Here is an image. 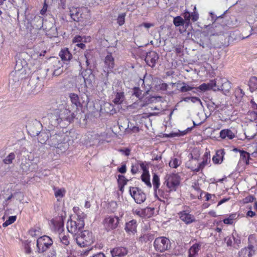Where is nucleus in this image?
Returning <instances> with one entry per match:
<instances>
[{
	"label": "nucleus",
	"instance_id": "6e6552de",
	"mask_svg": "<svg viewBox=\"0 0 257 257\" xmlns=\"http://www.w3.org/2000/svg\"><path fill=\"white\" fill-rule=\"evenodd\" d=\"M153 245L156 251L163 252L170 249L171 242L168 238L161 236L155 239Z\"/></svg>",
	"mask_w": 257,
	"mask_h": 257
},
{
	"label": "nucleus",
	"instance_id": "cd10ccee",
	"mask_svg": "<svg viewBox=\"0 0 257 257\" xmlns=\"http://www.w3.org/2000/svg\"><path fill=\"white\" fill-rule=\"evenodd\" d=\"M201 247V243H196L194 244L189 249L188 257H195L198 254V252L200 250Z\"/></svg>",
	"mask_w": 257,
	"mask_h": 257
},
{
	"label": "nucleus",
	"instance_id": "4be33fe9",
	"mask_svg": "<svg viewBox=\"0 0 257 257\" xmlns=\"http://www.w3.org/2000/svg\"><path fill=\"white\" fill-rule=\"evenodd\" d=\"M127 253V250L124 247H117L111 250V254L113 257H121L125 255Z\"/></svg>",
	"mask_w": 257,
	"mask_h": 257
},
{
	"label": "nucleus",
	"instance_id": "8fccbe9b",
	"mask_svg": "<svg viewBox=\"0 0 257 257\" xmlns=\"http://www.w3.org/2000/svg\"><path fill=\"white\" fill-rule=\"evenodd\" d=\"M127 181V179H126L124 176L121 175H119L118 176L117 182L118 185L125 186L126 184Z\"/></svg>",
	"mask_w": 257,
	"mask_h": 257
},
{
	"label": "nucleus",
	"instance_id": "393cba45",
	"mask_svg": "<svg viewBox=\"0 0 257 257\" xmlns=\"http://www.w3.org/2000/svg\"><path fill=\"white\" fill-rule=\"evenodd\" d=\"M224 154V150H217L212 158L213 163L215 164H221L223 161Z\"/></svg>",
	"mask_w": 257,
	"mask_h": 257
},
{
	"label": "nucleus",
	"instance_id": "7ed1b4c3",
	"mask_svg": "<svg viewBox=\"0 0 257 257\" xmlns=\"http://www.w3.org/2000/svg\"><path fill=\"white\" fill-rule=\"evenodd\" d=\"M181 183L180 176L176 173L167 174L164 178V185L166 189L165 190L168 192V198L171 192L176 191L179 187Z\"/></svg>",
	"mask_w": 257,
	"mask_h": 257
},
{
	"label": "nucleus",
	"instance_id": "c9c22d12",
	"mask_svg": "<svg viewBox=\"0 0 257 257\" xmlns=\"http://www.w3.org/2000/svg\"><path fill=\"white\" fill-rule=\"evenodd\" d=\"M124 99V94L123 92H118L115 94L114 99L113 100L115 104H121Z\"/></svg>",
	"mask_w": 257,
	"mask_h": 257
},
{
	"label": "nucleus",
	"instance_id": "5701e85b",
	"mask_svg": "<svg viewBox=\"0 0 257 257\" xmlns=\"http://www.w3.org/2000/svg\"><path fill=\"white\" fill-rule=\"evenodd\" d=\"M239 217V214L236 212L232 213L227 215V217L223 219V222L226 225H232L235 223Z\"/></svg>",
	"mask_w": 257,
	"mask_h": 257
},
{
	"label": "nucleus",
	"instance_id": "f704fd0d",
	"mask_svg": "<svg viewBox=\"0 0 257 257\" xmlns=\"http://www.w3.org/2000/svg\"><path fill=\"white\" fill-rule=\"evenodd\" d=\"M49 132H41L38 136V142L42 144H44L47 141H48L49 137Z\"/></svg>",
	"mask_w": 257,
	"mask_h": 257
},
{
	"label": "nucleus",
	"instance_id": "9d476101",
	"mask_svg": "<svg viewBox=\"0 0 257 257\" xmlns=\"http://www.w3.org/2000/svg\"><path fill=\"white\" fill-rule=\"evenodd\" d=\"M53 241L51 237L44 235L38 238L37 241V247L39 253L46 251L52 245Z\"/></svg>",
	"mask_w": 257,
	"mask_h": 257
},
{
	"label": "nucleus",
	"instance_id": "c756f323",
	"mask_svg": "<svg viewBox=\"0 0 257 257\" xmlns=\"http://www.w3.org/2000/svg\"><path fill=\"white\" fill-rule=\"evenodd\" d=\"M202 161L199 162V167L201 171L210 162V155L209 152H205L203 156Z\"/></svg>",
	"mask_w": 257,
	"mask_h": 257
},
{
	"label": "nucleus",
	"instance_id": "9b49d317",
	"mask_svg": "<svg viewBox=\"0 0 257 257\" xmlns=\"http://www.w3.org/2000/svg\"><path fill=\"white\" fill-rule=\"evenodd\" d=\"M130 193L131 196L138 204L143 203L146 199V196L141 189L138 187H131L130 188Z\"/></svg>",
	"mask_w": 257,
	"mask_h": 257
},
{
	"label": "nucleus",
	"instance_id": "473e14b6",
	"mask_svg": "<svg viewBox=\"0 0 257 257\" xmlns=\"http://www.w3.org/2000/svg\"><path fill=\"white\" fill-rule=\"evenodd\" d=\"M53 189L54 191V195L55 197L57 198V200H59V198H62L65 196L66 193V190L65 188H58L54 186Z\"/></svg>",
	"mask_w": 257,
	"mask_h": 257
},
{
	"label": "nucleus",
	"instance_id": "864d4df0",
	"mask_svg": "<svg viewBox=\"0 0 257 257\" xmlns=\"http://www.w3.org/2000/svg\"><path fill=\"white\" fill-rule=\"evenodd\" d=\"M133 212L134 214H136L139 217L143 218V209L141 208H137L133 210Z\"/></svg>",
	"mask_w": 257,
	"mask_h": 257
},
{
	"label": "nucleus",
	"instance_id": "a211bd4d",
	"mask_svg": "<svg viewBox=\"0 0 257 257\" xmlns=\"http://www.w3.org/2000/svg\"><path fill=\"white\" fill-rule=\"evenodd\" d=\"M231 88V83L225 78L218 79L217 90L223 91L224 93H228Z\"/></svg>",
	"mask_w": 257,
	"mask_h": 257
},
{
	"label": "nucleus",
	"instance_id": "6e6d98bb",
	"mask_svg": "<svg viewBox=\"0 0 257 257\" xmlns=\"http://www.w3.org/2000/svg\"><path fill=\"white\" fill-rule=\"evenodd\" d=\"M142 238L144 239V241L146 242L147 241H149L150 240H152L153 239V236L151 234H144L142 237Z\"/></svg>",
	"mask_w": 257,
	"mask_h": 257
},
{
	"label": "nucleus",
	"instance_id": "4468645a",
	"mask_svg": "<svg viewBox=\"0 0 257 257\" xmlns=\"http://www.w3.org/2000/svg\"><path fill=\"white\" fill-rule=\"evenodd\" d=\"M57 231L58 237L60 242L64 246H68L70 244L69 236L68 234L64 232V225L62 223H59L57 225Z\"/></svg>",
	"mask_w": 257,
	"mask_h": 257
},
{
	"label": "nucleus",
	"instance_id": "a19ab883",
	"mask_svg": "<svg viewBox=\"0 0 257 257\" xmlns=\"http://www.w3.org/2000/svg\"><path fill=\"white\" fill-rule=\"evenodd\" d=\"M247 117L250 121L257 122V110L248 111Z\"/></svg>",
	"mask_w": 257,
	"mask_h": 257
},
{
	"label": "nucleus",
	"instance_id": "2f4dec72",
	"mask_svg": "<svg viewBox=\"0 0 257 257\" xmlns=\"http://www.w3.org/2000/svg\"><path fill=\"white\" fill-rule=\"evenodd\" d=\"M69 97L72 104L74 105L77 108L81 106L82 105L77 94L71 93L69 94Z\"/></svg>",
	"mask_w": 257,
	"mask_h": 257
},
{
	"label": "nucleus",
	"instance_id": "338daca9",
	"mask_svg": "<svg viewBox=\"0 0 257 257\" xmlns=\"http://www.w3.org/2000/svg\"><path fill=\"white\" fill-rule=\"evenodd\" d=\"M25 252L28 254H29L31 252V248L30 247L29 244H28V243L25 244Z\"/></svg>",
	"mask_w": 257,
	"mask_h": 257
},
{
	"label": "nucleus",
	"instance_id": "a878e982",
	"mask_svg": "<svg viewBox=\"0 0 257 257\" xmlns=\"http://www.w3.org/2000/svg\"><path fill=\"white\" fill-rule=\"evenodd\" d=\"M240 202L243 204L253 202L254 209L257 212V201L256 198L254 196L252 195H249L240 200Z\"/></svg>",
	"mask_w": 257,
	"mask_h": 257
},
{
	"label": "nucleus",
	"instance_id": "bb28decb",
	"mask_svg": "<svg viewBox=\"0 0 257 257\" xmlns=\"http://www.w3.org/2000/svg\"><path fill=\"white\" fill-rule=\"evenodd\" d=\"M104 64L109 70H112L114 67V59L111 53H109L105 57Z\"/></svg>",
	"mask_w": 257,
	"mask_h": 257
},
{
	"label": "nucleus",
	"instance_id": "7c9ffc66",
	"mask_svg": "<svg viewBox=\"0 0 257 257\" xmlns=\"http://www.w3.org/2000/svg\"><path fill=\"white\" fill-rule=\"evenodd\" d=\"M73 212L77 216V220L78 221H84V219L86 217V214L82 211L79 207L74 206L73 208Z\"/></svg>",
	"mask_w": 257,
	"mask_h": 257
},
{
	"label": "nucleus",
	"instance_id": "e433bc0d",
	"mask_svg": "<svg viewBox=\"0 0 257 257\" xmlns=\"http://www.w3.org/2000/svg\"><path fill=\"white\" fill-rule=\"evenodd\" d=\"M248 86L251 91H254L257 89V77H251L248 82Z\"/></svg>",
	"mask_w": 257,
	"mask_h": 257
},
{
	"label": "nucleus",
	"instance_id": "f257e3e1",
	"mask_svg": "<svg viewBox=\"0 0 257 257\" xmlns=\"http://www.w3.org/2000/svg\"><path fill=\"white\" fill-rule=\"evenodd\" d=\"M75 117L74 113L68 109H55L49 114V119L51 125L58 126L65 121L68 123L72 122Z\"/></svg>",
	"mask_w": 257,
	"mask_h": 257
},
{
	"label": "nucleus",
	"instance_id": "69168bd1",
	"mask_svg": "<svg viewBox=\"0 0 257 257\" xmlns=\"http://www.w3.org/2000/svg\"><path fill=\"white\" fill-rule=\"evenodd\" d=\"M251 105V108L253 110H257V103L255 102L254 100L252 99L250 101Z\"/></svg>",
	"mask_w": 257,
	"mask_h": 257
},
{
	"label": "nucleus",
	"instance_id": "f3484780",
	"mask_svg": "<svg viewBox=\"0 0 257 257\" xmlns=\"http://www.w3.org/2000/svg\"><path fill=\"white\" fill-rule=\"evenodd\" d=\"M186 167L194 172H198L201 171L199 167V156L193 158L191 155V158L186 163Z\"/></svg>",
	"mask_w": 257,
	"mask_h": 257
},
{
	"label": "nucleus",
	"instance_id": "f03ea898",
	"mask_svg": "<svg viewBox=\"0 0 257 257\" xmlns=\"http://www.w3.org/2000/svg\"><path fill=\"white\" fill-rule=\"evenodd\" d=\"M68 136L62 132L50 136L48 141L49 145L56 149L58 154L64 153L69 148Z\"/></svg>",
	"mask_w": 257,
	"mask_h": 257
},
{
	"label": "nucleus",
	"instance_id": "c85d7f7f",
	"mask_svg": "<svg viewBox=\"0 0 257 257\" xmlns=\"http://www.w3.org/2000/svg\"><path fill=\"white\" fill-rule=\"evenodd\" d=\"M240 160L246 165L249 164V160H251L250 154L243 150H239Z\"/></svg>",
	"mask_w": 257,
	"mask_h": 257
},
{
	"label": "nucleus",
	"instance_id": "f8f14e48",
	"mask_svg": "<svg viewBox=\"0 0 257 257\" xmlns=\"http://www.w3.org/2000/svg\"><path fill=\"white\" fill-rule=\"evenodd\" d=\"M84 221H73L72 219L68 220L67 224L68 231L72 234H75L82 229L84 226Z\"/></svg>",
	"mask_w": 257,
	"mask_h": 257
},
{
	"label": "nucleus",
	"instance_id": "72a5a7b5",
	"mask_svg": "<svg viewBox=\"0 0 257 257\" xmlns=\"http://www.w3.org/2000/svg\"><path fill=\"white\" fill-rule=\"evenodd\" d=\"M257 246V239L255 236L253 234H250L248 238V245L247 247L255 249Z\"/></svg>",
	"mask_w": 257,
	"mask_h": 257
},
{
	"label": "nucleus",
	"instance_id": "0e129e2a",
	"mask_svg": "<svg viewBox=\"0 0 257 257\" xmlns=\"http://www.w3.org/2000/svg\"><path fill=\"white\" fill-rule=\"evenodd\" d=\"M230 197L224 198L222 199L218 202L217 206H219L221 205V204H222L223 203L227 202L228 201H229L230 200Z\"/></svg>",
	"mask_w": 257,
	"mask_h": 257
},
{
	"label": "nucleus",
	"instance_id": "2eb2a0df",
	"mask_svg": "<svg viewBox=\"0 0 257 257\" xmlns=\"http://www.w3.org/2000/svg\"><path fill=\"white\" fill-rule=\"evenodd\" d=\"M179 218L186 224H191L195 221V216L190 214L189 210H183L178 213Z\"/></svg>",
	"mask_w": 257,
	"mask_h": 257
},
{
	"label": "nucleus",
	"instance_id": "09e8293b",
	"mask_svg": "<svg viewBox=\"0 0 257 257\" xmlns=\"http://www.w3.org/2000/svg\"><path fill=\"white\" fill-rule=\"evenodd\" d=\"M246 208L248 210L246 213V217H253L256 215L254 211H252V206L251 205H247Z\"/></svg>",
	"mask_w": 257,
	"mask_h": 257
},
{
	"label": "nucleus",
	"instance_id": "0eeeda50",
	"mask_svg": "<svg viewBox=\"0 0 257 257\" xmlns=\"http://www.w3.org/2000/svg\"><path fill=\"white\" fill-rule=\"evenodd\" d=\"M152 183L155 196L159 200H161L162 198L167 199L168 198V192L165 190V189L160 188V180L159 176L156 174H153Z\"/></svg>",
	"mask_w": 257,
	"mask_h": 257
},
{
	"label": "nucleus",
	"instance_id": "603ef678",
	"mask_svg": "<svg viewBox=\"0 0 257 257\" xmlns=\"http://www.w3.org/2000/svg\"><path fill=\"white\" fill-rule=\"evenodd\" d=\"M142 94V90L140 88L135 87L133 89V95L141 99Z\"/></svg>",
	"mask_w": 257,
	"mask_h": 257
},
{
	"label": "nucleus",
	"instance_id": "1a4fd4ad",
	"mask_svg": "<svg viewBox=\"0 0 257 257\" xmlns=\"http://www.w3.org/2000/svg\"><path fill=\"white\" fill-rule=\"evenodd\" d=\"M120 218L115 215H107L103 220L102 224L107 231L114 230L117 228L119 224Z\"/></svg>",
	"mask_w": 257,
	"mask_h": 257
},
{
	"label": "nucleus",
	"instance_id": "de8ad7c7",
	"mask_svg": "<svg viewBox=\"0 0 257 257\" xmlns=\"http://www.w3.org/2000/svg\"><path fill=\"white\" fill-rule=\"evenodd\" d=\"M126 14L125 13H121L119 14L117 18V23L119 26L123 25L125 23V17Z\"/></svg>",
	"mask_w": 257,
	"mask_h": 257
},
{
	"label": "nucleus",
	"instance_id": "39448f33",
	"mask_svg": "<svg viewBox=\"0 0 257 257\" xmlns=\"http://www.w3.org/2000/svg\"><path fill=\"white\" fill-rule=\"evenodd\" d=\"M77 244L80 247H86L91 245L94 241V237L92 232L84 230L80 234L76 235Z\"/></svg>",
	"mask_w": 257,
	"mask_h": 257
},
{
	"label": "nucleus",
	"instance_id": "423d86ee",
	"mask_svg": "<svg viewBox=\"0 0 257 257\" xmlns=\"http://www.w3.org/2000/svg\"><path fill=\"white\" fill-rule=\"evenodd\" d=\"M71 18L76 22H84L90 17V15L87 9L79 8L72 7L70 10Z\"/></svg>",
	"mask_w": 257,
	"mask_h": 257
},
{
	"label": "nucleus",
	"instance_id": "052dcab7",
	"mask_svg": "<svg viewBox=\"0 0 257 257\" xmlns=\"http://www.w3.org/2000/svg\"><path fill=\"white\" fill-rule=\"evenodd\" d=\"M192 188L196 191L198 193H201V194H203L205 192L202 191L198 185H197L196 184H195L194 185L192 186Z\"/></svg>",
	"mask_w": 257,
	"mask_h": 257
},
{
	"label": "nucleus",
	"instance_id": "aec40b11",
	"mask_svg": "<svg viewBox=\"0 0 257 257\" xmlns=\"http://www.w3.org/2000/svg\"><path fill=\"white\" fill-rule=\"evenodd\" d=\"M235 137L234 133L229 128L223 129L219 133V137L222 140H232Z\"/></svg>",
	"mask_w": 257,
	"mask_h": 257
},
{
	"label": "nucleus",
	"instance_id": "49530a36",
	"mask_svg": "<svg viewBox=\"0 0 257 257\" xmlns=\"http://www.w3.org/2000/svg\"><path fill=\"white\" fill-rule=\"evenodd\" d=\"M17 219L16 216H11L9 217L8 219H7L5 222H4L3 224V226L4 227H6L9 225L12 224L14 222L16 221Z\"/></svg>",
	"mask_w": 257,
	"mask_h": 257
},
{
	"label": "nucleus",
	"instance_id": "412c9836",
	"mask_svg": "<svg viewBox=\"0 0 257 257\" xmlns=\"http://www.w3.org/2000/svg\"><path fill=\"white\" fill-rule=\"evenodd\" d=\"M137 221L133 219L125 223L124 229L128 234L135 233L137 232Z\"/></svg>",
	"mask_w": 257,
	"mask_h": 257
},
{
	"label": "nucleus",
	"instance_id": "dca6fc26",
	"mask_svg": "<svg viewBox=\"0 0 257 257\" xmlns=\"http://www.w3.org/2000/svg\"><path fill=\"white\" fill-rule=\"evenodd\" d=\"M159 58L158 53L155 51H151L147 53L145 61L148 66L153 68L155 66Z\"/></svg>",
	"mask_w": 257,
	"mask_h": 257
},
{
	"label": "nucleus",
	"instance_id": "3c124183",
	"mask_svg": "<svg viewBox=\"0 0 257 257\" xmlns=\"http://www.w3.org/2000/svg\"><path fill=\"white\" fill-rule=\"evenodd\" d=\"M234 241L235 238L233 236H227L224 238V241L226 242L227 246H232L233 242Z\"/></svg>",
	"mask_w": 257,
	"mask_h": 257
},
{
	"label": "nucleus",
	"instance_id": "a18cd8bd",
	"mask_svg": "<svg viewBox=\"0 0 257 257\" xmlns=\"http://www.w3.org/2000/svg\"><path fill=\"white\" fill-rule=\"evenodd\" d=\"M182 84L183 85L179 89V91L181 92H186L195 88V87L193 86L188 85L184 82H182Z\"/></svg>",
	"mask_w": 257,
	"mask_h": 257
},
{
	"label": "nucleus",
	"instance_id": "4c0bfd02",
	"mask_svg": "<svg viewBox=\"0 0 257 257\" xmlns=\"http://www.w3.org/2000/svg\"><path fill=\"white\" fill-rule=\"evenodd\" d=\"M155 209L152 207H146L143 209V218H150L154 214Z\"/></svg>",
	"mask_w": 257,
	"mask_h": 257
},
{
	"label": "nucleus",
	"instance_id": "bf43d9fd",
	"mask_svg": "<svg viewBox=\"0 0 257 257\" xmlns=\"http://www.w3.org/2000/svg\"><path fill=\"white\" fill-rule=\"evenodd\" d=\"M140 166L142 170H143V173H148L149 171L148 170L147 165L143 162H141L140 163Z\"/></svg>",
	"mask_w": 257,
	"mask_h": 257
},
{
	"label": "nucleus",
	"instance_id": "58836bf2",
	"mask_svg": "<svg viewBox=\"0 0 257 257\" xmlns=\"http://www.w3.org/2000/svg\"><path fill=\"white\" fill-rule=\"evenodd\" d=\"M141 179L148 187L150 188L152 187V184L150 182V176L149 172L143 173L141 175Z\"/></svg>",
	"mask_w": 257,
	"mask_h": 257
},
{
	"label": "nucleus",
	"instance_id": "5fc2aeb1",
	"mask_svg": "<svg viewBox=\"0 0 257 257\" xmlns=\"http://www.w3.org/2000/svg\"><path fill=\"white\" fill-rule=\"evenodd\" d=\"M83 38L80 35H76L72 40L73 43H79L82 41Z\"/></svg>",
	"mask_w": 257,
	"mask_h": 257
},
{
	"label": "nucleus",
	"instance_id": "13d9d810",
	"mask_svg": "<svg viewBox=\"0 0 257 257\" xmlns=\"http://www.w3.org/2000/svg\"><path fill=\"white\" fill-rule=\"evenodd\" d=\"M196 89H199L201 91H206L208 89V85L207 83H203L201 84L199 87L196 88Z\"/></svg>",
	"mask_w": 257,
	"mask_h": 257
},
{
	"label": "nucleus",
	"instance_id": "37998d69",
	"mask_svg": "<svg viewBox=\"0 0 257 257\" xmlns=\"http://www.w3.org/2000/svg\"><path fill=\"white\" fill-rule=\"evenodd\" d=\"M203 194H205V201H210L212 204H214L216 202L214 199L216 198L215 194H211L206 192H205Z\"/></svg>",
	"mask_w": 257,
	"mask_h": 257
},
{
	"label": "nucleus",
	"instance_id": "20e7f679",
	"mask_svg": "<svg viewBox=\"0 0 257 257\" xmlns=\"http://www.w3.org/2000/svg\"><path fill=\"white\" fill-rule=\"evenodd\" d=\"M183 16L185 20L180 16H177L174 18L173 23L176 27L183 26L185 21L188 24L190 23V20L193 22H196L199 19V14L197 11L196 7L194 6L193 12L191 14L188 11H185L183 14Z\"/></svg>",
	"mask_w": 257,
	"mask_h": 257
},
{
	"label": "nucleus",
	"instance_id": "680f3d73",
	"mask_svg": "<svg viewBox=\"0 0 257 257\" xmlns=\"http://www.w3.org/2000/svg\"><path fill=\"white\" fill-rule=\"evenodd\" d=\"M190 101L193 103L198 102L199 103L202 104L201 100L199 97L196 96H191L190 97Z\"/></svg>",
	"mask_w": 257,
	"mask_h": 257
},
{
	"label": "nucleus",
	"instance_id": "774afa93",
	"mask_svg": "<svg viewBox=\"0 0 257 257\" xmlns=\"http://www.w3.org/2000/svg\"><path fill=\"white\" fill-rule=\"evenodd\" d=\"M141 26H143L146 28L149 29L151 28V27H153L154 25L152 23H143Z\"/></svg>",
	"mask_w": 257,
	"mask_h": 257
},
{
	"label": "nucleus",
	"instance_id": "ea45409f",
	"mask_svg": "<svg viewBox=\"0 0 257 257\" xmlns=\"http://www.w3.org/2000/svg\"><path fill=\"white\" fill-rule=\"evenodd\" d=\"M181 161L176 158H172L169 163V165L171 168H177L181 164Z\"/></svg>",
	"mask_w": 257,
	"mask_h": 257
},
{
	"label": "nucleus",
	"instance_id": "e2e57ef3",
	"mask_svg": "<svg viewBox=\"0 0 257 257\" xmlns=\"http://www.w3.org/2000/svg\"><path fill=\"white\" fill-rule=\"evenodd\" d=\"M117 170L119 172L123 174L126 171V165L125 164L121 165L119 168H118Z\"/></svg>",
	"mask_w": 257,
	"mask_h": 257
},
{
	"label": "nucleus",
	"instance_id": "c03bdc74",
	"mask_svg": "<svg viewBox=\"0 0 257 257\" xmlns=\"http://www.w3.org/2000/svg\"><path fill=\"white\" fill-rule=\"evenodd\" d=\"M219 78H217L214 80H212L210 81L208 83H207L208 85V89H217L218 87V79Z\"/></svg>",
	"mask_w": 257,
	"mask_h": 257
},
{
	"label": "nucleus",
	"instance_id": "b1692460",
	"mask_svg": "<svg viewBox=\"0 0 257 257\" xmlns=\"http://www.w3.org/2000/svg\"><path fill=\"white\" fill-rule=\"evenodd\" d=\"M59 56L62 61H69L72 58V55L69 51L68 48H64L61 50L59 53Z\"/></svg>",
	"mask_w": 257,
	"mask_h": 257
},
{
	"label": "nucleus",
	"instance_id": "ddd939ff",
	"mask_svg": "<svg viewBox=\"0 0 257 257\" xmlns=\"http://www.w3.org/2000/svg\"><path fill=\"white\" fill-rule=\"evenodd\" d=\"M50 69L53 70V75L54 76L60 75L63 71V65L58 58L53 57L51 59Z\"/></svg>",
	"mask_w": 257,
	"mask_h": 257
},
{
	"label": "nucleus",
	"instance_id": "79ce46f5",
	"mask_svg": "<svg viewBox=\"0 0 257 257\" xmlns=\"http://www.w3.org/2000/svg\"><path fill=\"white\" fill-rule=\"evenodd\" d=\"M16 155L14 153H11L9 155L3 160L5 164L9 165L13 163V161L15 159Z\"/></svg>",
	"mask_w": 257,
	"mask_h": 257
},
{
	"label": "nucleus",
	"instance_id": "6ab92c4d",
	"mask_svg": "<svg viewBox=\"0 0 257 257\" xmlns=\"http://www.w3.org/2000/svg\"><path fill=\"white\" fill-rule=\"evenodd\" d=\"M255 255V249L247 246L241 248L238 252V257H254Z\"/></svg>",
	"mask_w": 257,
	"mask_h": 257
},
{
	"label": "nucleus",
	"instance_id": "4d7b16f0",
	"mask_svg": "<svg viewBox=\"0 0 257 257\" xmlns=\"http://www.w3.org/2000/svg\"><path fill=\"white\" fill-rule=\"evenodd\" d=\"M118 151L126 156H128L130 155L131 150L128 148L119 149Z\"/></svg>",
	"mask_w": 257,
	"mask_h": 257
}]
</instances>
